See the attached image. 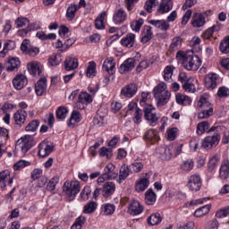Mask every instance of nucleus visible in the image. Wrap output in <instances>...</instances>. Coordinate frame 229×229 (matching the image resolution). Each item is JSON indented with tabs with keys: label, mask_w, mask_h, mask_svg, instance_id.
<instances>
[{
	"label": "nucleus",
	"mask_w": 229,
	"mask_h": 229,
	"mask_svg": "<svg viewBox=\"0 0 229 229\" xmlns=\"http://www.w3.org/2000/svg\"><path fill=\"white\" fill-rule=\"evenodd\" d=\"M86 76L88 78L96 76V63L94 61L89 62V64L86 70Z\"/></svg>",
	"instance_id": "nucleus-55"
},
{
	"label": "nucleus",
	"mask_w": 229,
	"mask_h": 229,
	"mask_svg": "<svg viewBox=\"0 0 229 229\" xmlns=\"http://www.w3.org/2000/svg\"><path fill=\"white\" fill-rule=\"evenodd\" d=\"M105 17H106V12H102L95 20V28L97 30H105Z\"/></svg>",
	"instance_id": "nucleus-37"
},
{
	"label": "nucleus",
	"mask_w": 229,
	"mask_h": 229,
	"mask_svg": "<svg viewBox=\"0 0 229 229\" xmlns=\"http://www.w3.org/2000/svg\"><path fill=\"white\" fill-rule=\"evenodd\" d=\"M176 58L180 62H182V67H184L186 71H198L199 67H201L199 56L194 54L192 50L186 52L180 50L176 54Z\"/></svg>",
	"instance_id": "nucleus-1"
},
{
	"label": "nucleus",
	"mask_w": 229,
	"mask_h": 229,
	"mask_svg": "<svg viewBox=\"0 0 229 229\" xmlns=\"http://www.w3.org/2000/svg\"><path fill=\"white\" fill-rule=\"evenodd\" d=\"M201 185V176H199V174H195L188 178L187 187L191 192H198V191H200Z\"/></svg>",
	"instance_id": "nucleus-8"
},
{
	"label": "nucleus",
	"mask_w": 229,
	"mask_h": 229,
	"mask_svg": "<svg viewBox=\"0 0 229 229\" xmlns=\"http://www.w3.org/2000/svg\"><path fill=\"white\" fill-rule=\"evenodd\" d=\"M182 42H183V39L182 37H175L172 39V43L169 47V51L171 53H174V51H178L180 47H182Z\"/></svg>",
	"instance_id": "nucleus-36"
},
{
	"label": "nucleus",
	"mask_w": 229,
	"mask_h": 229,
	"mask_svg": "<svg viewBox=\"0 0 229 229\" xmlns=\"http://www.w3.org/2000/svg\"><path fill=\"white\" fill-rule=\"evenodd\" d=\"M176 103L178 105H183L184 106H187L192 103V100L187 95L182 94H177L175 97Z\"/></svg>",
	"instance_id": "nucleus-38"
},
{
	"label": "nucleus",
	"mask_w": 229,
	"mask_h": 229,
	"mask_svg": "<svg viewBox=\"0 0 229 229\" xmlns=\"http://www.w3.org/2000/svg\"><path fill=\"white\" fill-rule=\"evenodd\" d=\"M10 178V172L5 170L0 172V189H4L6 187V180Z\"/></svg>",
	"instance_id": "nucleus-50"
},
{
	"label": "nucleus",
	"mask_w": 229,
	"mask_h": 229,
	"mask_svg": "<svg viewBox=\"0 0 229 229\" xmlns=\"http://www.w3.org/2000/svg\"><path fill=\"white\" fill-rule=\"evenodd\" d=\"M151 174L149 173L145 174V176L141 177L136 182L135 190L137 192H144V191L149 187V178Z\"/></svg>",
	"instance_id": "nucleus-14"
},
{
	"label": "nucleus",
	"mask_w": 229,
	"mask_h": 229,
	"mask_svg": "<svg viewBox=\"0 0 229 229\" xmlns=\"http://www.w3.org/2000/svg\"><path fill=\"white\" fill-rule=\"evenodd\" d=\"M80 9V7H78V5L76 4H71L66 11V18L68 19V21H72V19H74V17H76V12H78V10Z\"/></svg>",
	"instance_id": "nucleus-40"
},
{
	"label": "nucleus",
	"mask_w": 229,
	"mask_h": 229,
	"mask_svg": "<svg viewBox=\"0 0 229 229\" xmlns=\"http://www.w3.org/2000/svg\"><path fill=\"white\" fill-rule=\"evenodd\" d=\"M103 71H106L109 76L115 74V60L114 57H107L102 65Z\"/></svg>",
	"instance_id": "nucleus-15"
},
{
	"label": "nucleus",
	"mask_w": 229,
	"mask_h": 229,
	"mask_svg": "<svg viewBox=\"0 0 229 229\" xmlns=\"http://www.w3.org/2000/svg\"><path fill=\"white\" fill-rule=\"evenodd\" d=\"M16 28H24V26H30V19L25 17H19L15 20Z\"/></svg>",
	"instance_id": "nucleus-58"
},
{
	"label": "nucleus",
	"mask_w": 229,
	"mask_h": 229,
	"mask_svg": "<svg viewBox=\"0 0 229 229\" xmlns=\"http://www.w3.org/2000/svg\"><path fill=\"white\" fill-rule=\"evenodd\" d=\"M16 145L18 148H21L23 154L29 152L32 147L35 146V141L33 140V136L31 135H25L21 137L20 140H17Z\"/></svg>",
	"instance_id": "nucleus-7"
},
{
	"label": "nucleus",
	"mask_w": 229,
	"mask_h": 229,
	"mask_svg": "<svg viewBox=\"0 0 229 229\" xmlns=\"http://www.w3.org/2000/svg\"><path fill=\"white\" fill-rule=\"evenodd\" d=\"M13 85L16 90H22L28 85V79L22 74H18L13 78Z\"/></svg>",
	"instance_id": "nucleus-18"
},
{
	"label": "nucleus",
	"mask_w": 229,
	"mask_h": 229,
	"mask_svg": "<svg viewBox=\"0 0 229 229\" xmlns=\"http://www.w3.org/2000/svg\"><path fill=\"white\" fill-rule=\"evenodd\" d=\"M210 208H212V206H210L208 204L202 206L201 208H199L194 212L195 217H203V216H207V214H208L210 212Z\"/></svg>",
	"instance_id": "nucleus-39"
},
{
	"label": "nucleus",
	"mask_w": 229,
	"mask_h": 229,
	"mask_svg": "<svg viewBox=\"0 0 229 229\" xmlns=\"http://www.w3.org/2000/svg\"><path fill=\"white\" fill-rule=\"evenodd\" d=\"M160 223H162V216H160L159 213L152 214L148 218V224L151 226H155V225H160Z\"/></svg>",
	"instance_id": "nucleus-43"
},
{
	"label": "nucleus",
	"mask_w": 229,
	"mask_h": 229,
	"mask_svg": "<svg viewBox=\"0 0 229 229\" xmlns=\"http://www.w3.org/2000/svg\"><path fill=\"white\" fill-rule=\"evenodd\" d=\"M142 212H144V207L140 205L139 200L131 201L129 206V214H131V216H139L140 214H142Z\"/></svg>",
	"instance_id": "nucleus-20"
},
{
	"label": "nucleus",
	"mask_w": 229,
	"mask_h": 229,
	"mask_svg": "<svg viewBox=\"0 0 229 229\" xmlns=\"http://www.w3.org/2000/svg\"><path fill=\"white\" fill-rule=\"evenodd\" d=\"M219 50L223 53V55H228V53H229V36H226L220 42Z\"/></svg>",
	"instance_id": "nucleus-45"
},
{
	"label": "nucleus",
	"mask_w": 229,
	"mask_h": 229,
	"mask_svg": "<svg viewBox=\"0 0 229 229\" xmlns=\"http://www.w3.org/2000/svg\"><path fill=\"white\" fill-rule=\"evenodd\" d=\"M130 173H131L130 171V165H125V164L123 165L120 167L118 182L123 183V182H124V180H126V178H128L130 176Z\"/></svg>",
	"instance_id": "nucleus-29"
},
{
	"label": "nucleus",
	"mask_w": 229,
	"mask_h": 229,
	"mask_svg": "<svg viewBox=\"0 0 229 229\" xmlns=\"http://www.w3.org/2000/svg\"><path fill=\"white\" fill-rule=\"evenodd\" d=\"M218 98H228L229 96V89L223 86L218 89L217 91Z\"/></svg>",
	"instance_id": "nucleus-64"
},
{
	"label": "nucleus",
	"mask_w": 229,
	"mask_h": 229,
	"mask_svg": "<svg viewBox=\"0 0 229 229\" xmlns=\"http://www.w3.org/2000/svg\"><path fill=\"white\" fill-rule=\"evenodd\" d=\"M78 59L76 57L68 56L64 61V69L65 71H74V69H78Z\"/></svg>",
	"instance_id": "nucleus-27"
},
{
	"label": "nucleus",
	"mask_w": 229,
	"mask_h": 229,
	"mask_svg": "<svg viewBox=\"0 0 229 229\" xmlns=\"http://www.w3.org/2000/svg\"><path fill=\"white\" fill-rule=\"evenodd\" d=\"M135 65H137V61L133 58H128L120 65L118 71L120 74H126V72L133 71Z\"/></svg>",
	"instance_id": "nucleus-12"
},
{
	"label": "nucleus",
	"mask_w": 229,
	"mask_h": 229,
	"mask_svg": "<svg viewBox=\"0 0 229 229\" xmlns=\"http://www.w3.org/2000/svg\"><path fill=\"white\" fill-rule=\"evenodd\" d=\"M181 169L185 173H190V171L194 169V161H192V159H188L182 162V164H181Z\"/></svg>",
	"instance_id": "nucleus-47"
},
{
	"label": "nucleus",
	"mask_w": 229,
	"mask_h": 229,
	"mask_svg": "<svg viewBox=\"0 0 229 229\" xmlns=\"http://www.w3.org/2000/svg\"><path fill=\"white\" fill-rule=\"evenodd\" d=\"M38 156L40 158H46L51 155L52 151H55V145L51 141L43 140L38 144Z\"/></svg>",
	"instance_id": "nucleus-6"
},
{
	"label": "nucleus",
	"mask_w": 229,
	"mask_h": 229,
	"mask_svg": "<svg viewBox=\"0 0 229 229\" xmlns=\"http://www.w3.org/2000/svg\"><path fill=\"white\" fill-rule=\"evenodd\" d=\"M58 182H60V177L58 176H54L52 179H50L47 184V191L53 192V191L56 189V184Z\"/></svg>",
	"instance_id": "nucleus-49"
},
{
	"label": "nucleus",
	"mask_w": 229,
	"mask_h": 229,
	"mask_svg": "<svg viewBox=\"0 0 229 229\" xmlns=\"http://www.w3.org/2000/svg\"><path fill=\"white\" fill-rule=\"evenodd\" d=\"M153 94L158 106H164L171 99V92L167 90V84L160 82L153 89Z\"/></svg>",
	"instance_id": "nucleus-2"
},
{
	"label": "nucleus",
	"mask_w": 229,
	"mask_h": 229,
	"mask_svg": "<svg viewBox=\"0 0 229 229\" xmlns=\"http://www.w3.org/2000/svg\"><path fill=\"white\" fill-rule=\"evenodd\" d=\"M148 24H151V26L160 30V31H167V30H169L171 27L169 21L165 20H149Z\"/></svg>",
	"instance_id": "nucleus-21"
},
{
	"label": "nucleus",
	"mask_w": 229,
	"mask_h": 229,
	"mask_svg": "<svg viewBox=\"0 0 229 229\" xmlns=\"http://www.w3.org/2000/svg\"><path fill=\"white\" fill-rule=\"evenodd\" d=\"M219 162V157H217V156H214L213 157H211L208 163V169L210 173H212V171H214L215 167H217V164Z\"/></svg>",
	"instance_id": "nucleus-59"
},
{
	"label": "nucleus",
	"mask_w": 229,
	"mask_h": 229,
	"mask_svg": "<svg viewBox=\"0 0 229 229\" xmlns=\"http://www.w3.org/2000/svg\"><path fill=\"white\" fill-rule=\"evenodd\" d=\"M122 46L125 47H133L135 46V34L129 33L121 39Z\"/></svg>",
	"instance_id": "nucleus-30"
},
{
	"label": "nucleus",
	"mask_w": 229,
	"mask_h": 229,
	"mask_svg": "<svg viewBox=\"0 0 229 229\" xmlns=\"http://www.w3.org/2000/svg\"><path fill=\"white\" fill-rule=\"evenodd\" d=\"M141 42L142 44H148L151 38H153V30H151V26L145 25L142 32Z\"/></svg>",
	"instance_id": "nucleus-31"
},
{
	"label": "nucleus",
	"mask_w": 229,
	"mask_h": 229,
	"mask_svg": "<svg viewBox=\"0 0 229 229\" xmlns=\"http://www.w3.org/2000/svg\"><path fill=\"white\" fill-rule=\"evenodd\" d=\"M219 178L221 180H228V178H229V160H228V158L223 159V161L220 165Z\"/></svg>",
	"instance_id": "nucleus-22"
},
{
	"label": "nucleus",
	"mask_w": 229,
	"mask_h": 229,
	"mask_svg": "<svg viewBox=\"0 0 229 229\" xmlns=\"http://www.w3.org/2000/svg\"><path fill=\"white\" fill-rule=\"evenodd\" d=\"M81 187L78 181H66L63 186V192L68 198H76Z\"/></svg>",
	"instance_id": "nucleus-5"
},
{
	"label": "nucleus",
	"mask_w": 229,
	"mask_h": 229,
	"mask_svg": "<svg viewBox=\"0 0 229 229\" xmlns=\"http://www.w3.org/2000/svg\"><path fill=\"white\" fill-rule=\"evenodd\" d=\"M191 23L193 28H202V26H205V24H207V21L205 17H203V15L199 13H194Z\"/></svg>",
	"instance_id": "nucleus-25"
},
{
	"label": "nucleus",
	"mask_w": 229,
	"mask_h": 229,
	"mask_svg": "<svg viewBox=\"0 0 229 229\" xmlns=\"http://www.w3.org/2000/svg\"><path fill=\"white\" fill-rule=\"evenodd\" d=\"M171 10H173V0H162L157 8L159 13H168Z\"/></svg>",
	"instance_id": "nucleus-28"
},
{
	"label": "nucleus",
	"mask_w": 229,
	"mask_h": 229,
	"mask_svg": "<svg viewBox=\"0 0 229 229\" xmlns=\"http://www.w3.org/2000/svg\"><path fill=\"white\" fill-rule=\"evenodd\" d=\"M38 126H40V122L38 120H32L27 124V126L25 127V131H37V130H38Z\"/></svg>",
	"instance_id": "nucleus-52"
},
{
	"label": "nucleus",
	"mask_w": 229,
	"mask_h": 229,
	"mask_svg": "<svg viewBox=\"0 0 229 229\" xmlns=\"http://www.w3.org/2000/svg\"><path fill=\"white\" fill-rule=\"evenodd\" d=\"M100 157H106V158H112L113 153L112 148H106V147H102L99 149Z\"/></svg>",
	"instance_id": "nucleus-60"
},
{
	"label": "nucleus",
	"mask_w": 229,
	"mask_h": 229,
	"mask_svg": "<svg viewBox=\"0 0 229 229\" xmlns=\"http://www.w3.org/2000/svg\"><path fill=\"white\" fill-rule=\"evenodd\" d=\"M47 90V79L46 77L41 78L35 85V92L37 96H42L46 94Z\"/></svg>",
	"instance_id": "nucleus-23"
},
{
	"label": "nucleus",
	"mask_w": 229,
	"mask_h": 229,
	"mask_svg": "<svg viewBox=\"0 0 229 229\" xmlns=\"http://www.w3.org/2000/svg\"><path fill=\"white\" fill-rule=\"evenodd\" d=\"M115 194V182H106L101 187V195L105 199H111Z\"/></svg>",
	"instance_id": "nucleus-9"
},
{
	"label": "nucleus",
	"mask_w": 229,
	"mask_h": 229,
	"mask_svg": "<svg viewBox=\"0 0 229 229\" xmlns=\"http://www.w3.org/2000/svg\"><path fill=\"white\" fill-rule=\"evenodd\" d=\"M143 112L145 120L149 126H157V124H158L160 114H157V109L153 106V105L144 107Z\"/></svg>",
	"instance_id": "nucleus-4"
},
{
	"label": "nucleus",
	"mask_w": 229,
	"mask_h": 229,
	"mask_svg": "<svg viewBox=\"0 0 229 229\" xmlns=\"http://www.w3.org/2000/svg\"><path fill=\"white\" fill-rule=\"evenodd\" d=\"M68 114H69V110L66 109L65 106H59L56 110V117L61 121H64V119L67 117Z\"/></svg>",
	"instance_id": "nucleus-54"
},
{
	"label": "nucleus",
	"mask_w": 229,
	"mask_h": 229,
	"mask_svg": "<svg viewBox=\"0 0 229 229\" xmlns=\"http://www.w3.org/2000/svg\"><path fill=\"white\" fill-rule=\"evenodd\" d=\"M104 171H105L104 174H106V176L108 177V180H114L117 178V176H119V174L115 172V165H114V164L112 163L108 164L105 167Z\"/></svg>",
	"instance_id": "nucleus-33"
},
{
	"label": "nucleus",
	"mask_w": 229,
	"mask_h": 229,
	"mask_svg": "<svg viewBox=\"0 0 229 229\" xmlns=\"http://www.w3.org/2000/svg\"><path fill=\"white\" fill-rule=\"evenodd\" d=\"M199 138H192L190 140V148L191 151H198V149H199Z\"/></svg>",
	"instance_id": "nucleus-62"
},
{
	"label": "nucleus",
	"mask_w": 229,
	"mask_h": 229,
	"mask_svg": "<svg viewBox=\"0 0 229 229\" xmlns=\"http://www.w3.org/2000/svg\"><path fill=\"white\" fill-rule=\"evenodd\" d=\"M28 113L22 109H19L13 115L14 123L18 126H22L26 123Z\"/></svg>",
	"instance_id": "nucleus-26"
},
{
	"label": "nucleus",
	"mask_w": 229,
	"mask_h": 229,
	"mask_svg": "<svg viewBox=\"0 0 229 229\" xmlns=\"http://www.w3.org/2000/svg\"><path fill=\"white\" fill-rule=\"evenodd\" d=\"M29 72L33 76H40V74H42V70H40L38 64L32 63L29 66Z\"/></svg>",
	"instance_id": "nucleus-44"
},
{
	"label": "nucleus",
	"mask_w": 229,
	"mask_h": 229,
	"mask_svg": "<svg viewBox=\"0 0 229 229\" xmlns=\"http://www.w3.org/2000/svg\"><path fill=\"white\" fill-rule=\"evenodd\" d=\"M174 71V66L167 65L164 70V80L171 83L173 81V72Z\"/></svg>",
	"instance_id": "nucleus-41"
},
{
	"label": "nucleus",
	"mask_w": 229,
	"mask_h": 229,
	"mask_svg": "<svg viewBox=\"0 0 229 229\" xmlns=\"http://www.w3.org/2000/svg\"><path fill=\"white\" fill-rule=\"evenodd\" d=\"M197 106L199 108V110H208L214 113V106H212V103L208 101V98H207L205 95H202L199 98Z\"/></svg>",
	"instance_id": "nucleus-19"
},
{
	"label": "nucleus",
	"mask_w": 229,
	"mask_h": 229,
	"mask_svg": "<svg viewBox=\"0 0 229 229\" xmlns=\"http://www.w3.org/2000/svg\"><path fill=\"white\" fill-rule=\"evenodd\" d=\"M19 67H21V61L17 57H13L8 62V66L6 67V71L8 72H13L19 71Z\"/></svg>",
	"instance_id": "nucleus-32"
},
{
	"label": "nucleus",
	"mask_w": 229,
	"mask_h": 229,
	"mask_svg": "<svg viewBox=\"0 0 229 229\" xmlns=\"http://www.w3.org/2000/svg\"><path fill=\"white\" fill-rule=\"evenodd\" d=\"M143 140L148 144H157L158 140H160V137L158 136V131L155 129H148L144 132Z\"/></svg>",
	"instance_id": "nucleus-13"
},
{
	"label": "nucleus",
	"mask_w": 229,
	"mask_h": 229,
	"mask_svg": "<svg viewBox=\"0 0 229 229\" xmlns=\"http://www.w3.org/2000/svg\"><path fill=\"white\" fill-rule=\"evenodd\" d=\"M174 149V148L171 147V145L167 147H160L159 148H157V153L158 155H160V158L162 160H171V158L174 157L173 154Z\"/></svg>",
	"instance_id": "nucleus-17"
},
{
	"label": "nucleus",
	"mask_w": 229,
	"mask_h": 229,
	"mask_svg": "<svg viewBox=\"0 0 229 229\" xmlns=\"http://www.w3.org/2000/svg\"><path fill=\"white\" fill-rule=\"evenodd\" d=\"M142 109L137 107L134 113V116L132 118L134 124H140L142 123Z\"/></svg>",
	"instance_id": "nucleus-56"
},
{
	"label": "nucleus",
	"mask_w": 229,
	"mask_h": 229,
	"mask_svg": "<svg viewBox=\"0 0 229 229\" xmlns=\"http://www.w3.org/2000/svg\"><path fill=\"white\" fill-rule=\"evenodd\" d=\"M214 113L208 110L200 109V112L198 113L197 117L198 119H208V117H211Z\"/></svg>",
	"instance_id": "nucleus-61"
},
{
	"label": "nucleus",
	"mask_w": 229,
	"mask_h": 229,
	"mask_svg": "<svg viewBox=\"0 0 229 229\" xmlns=\"http://www.w3.org/2000/svg\"><path fill=\"white\" fill-rule=\"evenodd\" d=\"M137 90H139L137 84L130 83L122 89L120 94L123 96V98H133V96L137 94Z\"/></svg>",
	"instance_id": "nucleus-16"
},
{
	"label": "nucleus",
	"mask_w": 229,
	"mask_h": 229,
	"mask_svg": "<svg viewBox=\"0 0 229 229\" xmlns=\"http://www.w3.org/2000/svg\"><path fill=\"white\" fill-rule=\"evenodd\" d=\"M142 24H144V20L140 18L138 21H133L131 22V28L132 31L139 32L140 31V28H142Z\"/></svg>",
	"instance_id": "nucleus-57"
},
{
	"label": "nucleus",
	"mask_w": 229,
	"mask_h": 229,
	"mask_svg": "<svg viewBox=\"0 0 229 229\" xmlns=\"http://www.w3.org/2000/svg\"><path fill=\"white\" fill-rule=\"evenodd\" d=\"M92 101H94V98H92V95L87 93L86 91H82L79 95L76 106L79 110H83L85 106L90 105Z\"/></svg>",
	"instance_id": "nucleus-10"
},
{
	"label": "nucleus",
	"mask_w": 229,
	"mask_h": 229,
	"mask_svg": "<svg viewBox=\"0 0 229 229\" xmlns=\"http://www.w3.org/2000/svg\"><path fill=\"white\" fill-rule=\"evenodd\" d=\"M212 131L213 134L207 136L202 140V148H204V149H212V148H216V146L219 145V140H221V133L219 132V127H211L208 131V133H212Z\"/></svg>",
	"instance_id": "nucleus-3"
},
{
	"label": "nucleus",
	"mask_w": 229,
	"mask_h": 229,
	"mask_svg": "<svg viewBox=\"0 0 229 229\" xmlns=\"http://www.w3.org/2000/svg\"><path fill=\"white\" fill-rule=\"evenodd\" d=\"M229 214V207L222 208L216 213V217L218 219H223V217H226Z\"/></svg>",
	"instance_id": "nucleus-63"
},
{
	"label": "nucleus",
	"mask_w": 229,
	"mask_h": 229,
	"mask_svg": "<svg viewBox=\"0 0 229 229\" xmlns=\"http://www.w3.org/2000/svg\"><path fill=\"white\" fill-rule=\"evenodd\" d=\"M102 210L104 212V216H112L114 212H115V205L111 203H106L102 205Z\"/></svg>",
	"instance_id": "nucleus-46"
},
{
	"label": "nucleus",
	"mask_w": 229,
	"mask_h": 229,
	"mask_svg": "<svg viewBox=\"0 0 229 229\" xmlns=\"http://www.w3.org/2000/svg\"><path fill=\"white\" fill-rule=\"evenodd\" d=\"M210 128L208 121L200 122L197 125V135H203Z\"/></svg>",
	"instance_id": "nucleus-42"
},
{
	"label": "nucleus",
	"mask_w": 229,
	"mask_h": 229,
	"mask_svg": "<svg viewBox=\"0 0 229 229\" xmlns=\"http://www.w3.org/2000/svg\"><path fill=\"white\" fill-rule=\"evenodd\" d=\"M204 81L206 89L208 90H214V89H217V83H219V75H217V73L210 72L206 75Z\"/></svg>",
	"instance_id": "nucleus-11"
},
{
	"label": "nucleus",
	"mask_w": 229,
	"mask_h": 229,
	"mask_svg": "<svg viewBox=\"0 0 229 229\" xmlns=\"http://www.w3.org/2000/svg\"><path fill=\"white\" fill-rule=\"evenodd\" d=\"M31 165V163L26 160H20L13 165L14 171H22L24 167Z\"/></svg>",
	"instance_id": "nucleus-53"
},
{
	"label": "nucleus",
	"mask_w": 229,
	"mask_h": 229,
	"mask_svg": "<svg viewBox=\"0 0 229 229\" xmlns=\"http://www.w3.org/2000/svg\"><path fill=\"white\" fill-rule=\"evenodd\" d=\"M126 19H128V14L123 9H118L113 16L114 24H123L126 21Z\"/></svg>",
	"instance_id": "nucleus-24"
},
{
	"label": "nucleus",
	"mask_w": 229,
	"mask_h": 229,
	"mask_svg": "<svg viewBox=\"0 0 229 229\" xmlns=\"http://www.w3.org/2000/svg\"><path fill=\"white\" fill-rule=\"evenodd\" d=\"M145 203H147V205L157 203V194L151 189H148L145 192Z\"/></svg>",
	"instance_id": "nucleus-35"
},
{
	"label": "nucleus",
	"mask_w": 229,
	"mask_h": 229,
	"mask_svg": "<svg viewBox=\"0 0 229 229\" xmlns=\"http://www.w3.org/2000/svg\"><path fill=\"white\" fill-rule=\"evenodd\" d=\"M131 174L140 173L144 169V162L142 160H135L133 163L129 165Z\"/></svg>",
	"instance_id": "nucleus-34"
},
{
	"label": "nucleus",
	"mask_w": 229,
	"mask_h": 229,
	"mask_svg": "<svg viewBox=\"0 0 229 229\" xmlns=\"http://www.w3.org/2000/svg\"><path fill=\"white\" fill-rule=\"evenodd\" d=\"M98 208V203L92 201L89 202L84 206L83 213L84 214H92V212H96V209Z\"/></svg>",
	"instance_id": "nucleus-51"
},
{
	"label": "nucleus",
	"mask_w": 229,
	"mask_h": 229,
	"mask_svg": "<svg viewBox=\"0 0 229 229\" xmlns=\"http://www.w3.org/2000/svg\"><path fill=\"white\" fill-rule=\"evenodd\" d=\"M84 223H87V217L80 216L79 217L76 218L71 229H81Z\"/></svg>",
	"instance_id": "nucleus-48"
}]
</instances>
